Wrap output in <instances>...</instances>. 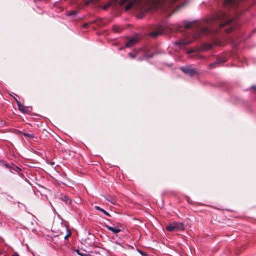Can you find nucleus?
<instances>
[{"mask_svg":"<svg viewBox=\"0 0 256 256\" xmlns=\"http://www.w3.org/2000/svg\"><path fill=\"white\" fill-rule=\"evenodd\" d=\"M214 18L218 20L219 28L228 26V28L225 30V31L228 33L234 28L232 23L234 21L233 19L228 20L226 16L223 12L219 13L216 15Z\"/></svg>","mask_w":256,"mask_h":256,"instance_id":"f257e3e1","label":"nucleus"},{"mask_svg":"<svg viewBox=\"0 0 256 256\" xmlns=\"http://www.w3.org/2000/svg\"><path fill=\"white\" fill-rule=\"evenodd\" d=\"M185 228L183 223L174 222L170 224L166 227V230L169 232L184 230Z\"/></svg>","mask_w":256,"mask_h":256,"instance_id":"f03ea898","label":"nucleus"},{"mask_svg":"<svg viewBox=\"0 0 256 256\" xmlns=\"http://www.w3.org/2000/svg\"><path fill=\"white\" fill-rule=\"evenodd\" d=\"M105 226L108 230H110L114 234H117L120 232L123 231L124 230V228L122 226H120L117 227L110 226Z\"/></svg>","mask_w":256,"mask_h":256,"instance_id":"7ed1b4c3","label":"nucleus"},{"mask_svg":"<svg viewBox=\"0 0 256 256\" xmlns=\"http://www.w3.org/2000/svg\"><path fill=\"white\" fill-rule=\"evenodd\" d=\"M180 69L185 74H189L190 76H193L196 74L194 70L190 66L182 67Z\"/></svg>","mask_w":256,"mask_h":256,"instance_id":"20e7f679","label":"nucleus"},{"mask_svg":"<svg viewBox=\"0 0 256 256\" xmlns=\"http://www.w3.org/2000/svg\"><path fill=\"white\" fill-rule=\"evenodd\" d=\"M191 42V41L187 40V39H182L180 40L178 42H176L174 44L176 46H179L180 48H181L182 46H184L186 44H188Z\"/></svg>","mask_w":256,"mask_h":256,"instance_id":"39448f33","label":"nucleus"},{"mask_svg":"<svg viewBox=\"0 0 256 256\" xmlns=\"http://www.w3.org/2000/svg\"><path fill=\"white\" fill-rule=\"evenodd\" d=\"M17 102V104L18 106V110L22 112L23 113L27 114L29 112V110H28V108L24 105L22 104L19 102L18 100Z\"/></svg>","mask_w":256,"mask_h":256,"instance_id":"423d86ee","label":"nucleus"},{"mask_svg":"<svg viewBox=\"0 0 256 256\" xmlns=\"http://www.w3.org/2000/svg\"><path fill=\"white\" fill-rule=\"evenodd\" d=\"M217 30H212L209 28H204L202 29L201 32L202 34H214L217 32Z\"/></svg>","mask_w":256,"mask_h":256,"instance_id":"0eeeda50","label":"nucleus"},{"mask_svg":"<svg viewBox=\"0 0 256 256\" xmlns=\"http://www.w3.org/2000/svg\"><path fill=\"white\" fill-rule=\"evenodd\" d=\"M138 42V39L136 38H132L130 39L126 43V47H131L136 44Z\"/></svg>","mask_w":256,"mask_h":256,"instance_id":"6e6552de","label":"nucleus"},{"mask_svg":"<svg viewBox=\"0 0 256 256\" xmlns=\"http://www.w3.org/2000/svg\"><path fill=\"white\" fill-rule=\"evenodd\" d=\"M226 60L225 58H218L216 62L210 64V66L213 67V66H215L219 63H223V62H226Z\"/></svg>","mask_w":256,"mask_h":256,"instance_id":"1a4fd4ad","label":"nucleus"},{"mask_svg":"<svg viewBox=\"0 0 256 256\" xmlns=\"http://www.w3.org/2000/svg\"><path fill=\"white\" fill-rule=\"evenodd\" d=\"M95 208L96 210H100V212H103L104 214H106V216H110V214L108 212H106L102 208H100V206H95Z\"/></svg>","mask_w":256,"mask_h":256,"instance_id":"9d476101","label":"nucleus"},{"mask_svg":"<svg viewBox=\"0 0 256 256\" xmlns=\"http://www.w3.org/2000/svg\"><path fill=\"white\" fill-rule=\"evenodd\" d=\"M106 199L113 204H116V199L114 197L110 196L109 198H106Z\"/></svg>","mask_w":256,"mask_h":256,"instance_id":"9b49d317","label":"nucleus"},{"mask_svg":"<svg viewBox=\"0 0 256 256\" xmlns=\"http://www.w3.org/2000/svg\"><path fill=\"white\" fill-rule=\"evenodd\" d=\"M128 55L132 58H134L137 56V52H130L128 54Z\"/></svg>","mask_w":256,"mask_h":256,"instance_id":"f8f14e48","label":"nucleus"},{"mask_svg":"<svg viewBox=\"0 0 256 256\" xmlns=\"http://www.w3.org/2000/svg\"><path fill=\"white\" fill-rule=\"evenodd\" d=\"M66 234L64 236V238L65 240L67 239L71 234V232H70V230H69L67 228H66Z\"/></svg>","mask_w":256,"mask_h":256,"instance_id":"ddd939ff","label":"nucleus"},{"mask_svg":"<svg viewBox=\"0 0 256 256\" xmlns=\"http://www.w3.org/2000/svg\"><path fill=\"white\" fill-rule=\"evenodd\" d=\"M23 135L26 137H28L30 138H34V135L32 134L24 132Z\"/></svg>","mask_w":256,"mask_h":256,"instance_id":"4468645a","label":"nucleus"},{"mask_svg":"<svg viewBox=\"0 0 256 256\" xmlns=\"http://www.w3.org/2000/svg\"><path fill=\"white\" fill-rule=\"evenodd\" d=\"M160 34V32H152L150 34V36H153L154 37H156V36H158Z\"/></svg>","mask_w":256,"mask_h":256,"instance_id":"2eb2a0df","label":"nucleus"},{"mask_svg":"<svg viewBox=\"0 0 256 256\" xmlns=\"http://www.w3.org/2000/svg\"><path fill=\"white\" fill-rule=\"evenodd\" d=\"M77 252H78V254L79 255H80L81 256H90L89 254H82V253L79 252V250H78Z\"/></svg>","mask_w":256,"mask_h":256,"instance_id":"dca6fc26","label":"nucleus"},{"mask_svg":"<svg viewBox=\"0 0 256 256\" xmlns=\"http://www.w3.org/2000/svg\"><path fill=\"white\" fill-rule=\"evenodd\" d=\"M190 26H191V24L190 23L186 24L185 25H184V27H185L186 28H190Z\"/></svg>","mask_w":256,"mask_h":256,"instance_id":"f3484780","label":"nucleus"},{"mask_svg":"<svg viewBox=\"0 0 256 256\" xmlns=\"http://www.w3.org/2000/svg\"><path fill=\"white\" fill-rule=\"evenodd\" d=\"M110 6V4H106L105 6H103V9H104V10H106V9L108 8Z\"/></svg>","mask_w":256,"mask_h":256,"instance_id":"a211bd4d","label":"nucleus"},{"mask_svg":"<svg viewBox=\"0 0 256 256\" xmlns=\"http://www.w3.org/2000/svg\"><path fill=\"white\" fill-rule=\"evenodd\" d=\"M139 252L142 254V256H148V254L144 252H142L140 250L139 251Z\"/></svg>","mask_w":256,"mask_h":256,"instance_id":"6ab92c4d","label":"nucleus"},{"mask_svg":"<svg viewBox=\"0 0 256 256\" xmlns=\"http://www.w3.org/2000/svg\"><path fill=\"white\" fill-rule=\"evenodd\" d=\"M95 0H88L86 2V5H88V4L90 3V2H94Z\"/></svg>","mask_w":256,"mask_h":256,"instance_id":"aec40b11","label":"nucleus"},{"mask_svg":"<svg viewBox=\"0 0 256 256\" xmlns=\"http://www.w3.org/2000/svg\"><path fill=\"white\" fill-rule=\"evenodd\" d=\"M12 256H19L18 253L15 252Z\"/></svg>","mask_w":256,"mask_h":256,"instance_id":"412c9836","label":"nucleus"},{"mask_svg":"<svg viewBox=\"0 0 256 256\" xmlns=\"http://www.w3.org/2000/svg\"><path fill=\"white\" fill-rule=\"evenodd\" d=\"M76 12L74 11L70 12V14H75Z\"/></svg>","mask_w":256,"mask_h":256,"instance_id":"4be33fe9","label":"nucleus"},{"mask_svg":"<svg viewBox=\"0 0 256 256\" xmlns=\"http://www.w3.org/2000/svg\"><path fill=\"white\" fill-rule=\"evenodd\" d=\"M4 166L6 167V168H8V166L7 164H4Z\"/></svg>","mask_w":256,"mask_h":256,"instance_id":"5701e85b","label":"nucleus"},{"mask_svg":"<svg viewBox=\"0 0 256 256\" xmlns=\"http://www.w3.org/2000/svg\"><path fill=\"white\" fill-rule=\"evenodd\" d=\"M86 25H87V24H84L83 27H85Z\"/></svg>","mask_w":256,"mask_h":256,"instance_id":"b1692460","label":"nucleus"},{"mask_svg":"<svg viewBox=\"0 0 256 256\" xmlns=\"http://www.w3.org/2000/svg\"><path fill=\"white\" fill-rule=\"evenodd\" d=\"M66 196H64V200H66Z\"/></svg>","mask_w":256,"mask_h":256,"instance_id":"393cba45","label":"nucleus"},{"mask_svg":"<svg viewBox=\"0 0 256 256\" xmlns=\"http://www.w3.org/2000/svg\"><path fill=\"white\" fill-rule=\"evenodd\" d=\"M252 88H254V87H252Z\"/></svg>","mask_w":256,"mask_h":256,"instance_id":"a878e982","label":"nucleus"}]
</instances>
